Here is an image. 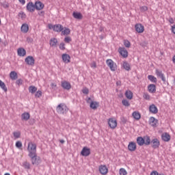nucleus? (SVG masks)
<instances>
[{"label":"nucleus","mask_w":175,"mask_h":175,"mask_svg":"<svg viewBox=\"0 0 175 175\" xmlns=\"http://www.w3.org/2000/svg\"><path fill=\"white\" fill-rule=\"evenodd\" d=\"M171 31H172V33H174L175 35V25L172 26Z\"/></svg>","instance_id":"nucleus-56"},{"label":"nucleus","mask_w":175,"mask_h":175,"mask_svg":"<svg viewBox=\"0 0 175 175\" xmlns=\"http://www.w3.org/2000/svg\"><path fill=\"white\" fill-rule=\"evenodd\" d=\"M90 101H91V97H89L86 99V102L87 103H90Z\"/></svg>","instance_id":"nucleus-61"},{"label":"nucleus","mask_w":175,"mask_h":175,"mask_svg":"<svg viewBox=\"0 0 175 175\" xmlns=\"http://www.w3.org/2000/svg\"><path fill=\"white\" fill-rule=\"evenodd\" d=\"M144 140L145 146H150L151 144V139L150 138V136L144 137Z\"/></svg>","instance_id":"nucleus-34"},{"label":"nucleus","mask_w":175,"mask_h":175,"mask_svg":"<svg viewBox=\"0 0 175 175\" xmlns=\"http://www.w3.org/2000/svg\"><path fill=\"white\" fill-rule=\"evenodd\" d=\"M135 31L138 33H143V32H144V26H143L142 24L139 23V24H136L135 25Z\"/></svg>","instance_id":"nucleus-13"},{"label":"nucleus","mask_w":175,"mask_h":175,"mask_svg":"<svg viewBox=\"0 0 175 175\" xmlns=\"http://www.w3.org/2000/svg\"><path fill=\"white\" fill-rule=\"evenodd\" d=\"M18 76L17 75V72H16V71H12L10 73V79H11V80H17Z\"/></svg>","instance_id":"nucleus-29"},{"label":"nucleus","mask_w":175,"mask_h":175,"mask_svg":"<svg viewBox=\"0 0 175 175\" xmlns=\"http://www.w3.org/2000/svg\"><path fill=\"white\" fill-rule=\"evenodd\" d=\"M149 124L151 125V126H153V128H155V126H157V124H158V120H157L154 117H150L149 118Z\"/></svg>","instance_id":"nucleus-15"},{"label":"nucleus","mask_w":175,"mask_h":175,"mask_svg":"<svg viewBox=\"0 0 175 175\" xmlns=\"http://www.w3.org/2000/svg\"><path fill=\"white\" fill-rule=\"evenodd\" d=\"M116 85H121V81H117Z\"/></svg>","instance_id":"nucleus-64"},{"label":"nucleus","mask_w":175,"mask_h":175,"mask_svg":"<svg viewBox=\"0 0 175 175\" xmlns=\"http://www.w3.org/2000/svg\"><path fill=\"white\" fill-rule=\"evenodd\" d=\"M51 88H53V90H55V88H57V84H55V83H52L51 84Z\"/></svg>","instance_id":"nucleus-55"},{"label":"nucleus","mask_w":175,"mask_h":175,"mask_svg":"<svg viewBox=\"0 0 175 175\" xmlns=\"http://www.w3.org/2000/svg\"><path fill=\"white\" fill-rule=\"evenodd\" d=\"M49 29H53L55 32H62L64 31V26L62 25L57 24V25H48Z\"/></svg>","instance_id":"nucleus-4"},{"label":"nucleus","mask_w":175,"mask_h":175,"mask_svg":"<svg viewBox=\"0 0 175 175\" xmlns=\"http://www.w3.org/2000/svg\"><path fill=\"white\" fill-rule=\"evenodd\" d=\"M148 91L150 94H155V92H157V85H155L154 84L148 85Z\"/></svg>","instance_id":"nucleus-16"},{"label":"nucleus","mask_w":175,"mask_h":175,"mask_svg":"<svg viewBox=\"0 0 175 175\" xmlns=\"http://www.w3.org/2000/svg\"><path fill=\"white\" fill-rule=\"evenodd\" d=\"M168 21L171 24H174V19H173V18H170Z\"/></svg>","instance_id":"nucleus-57"},{"label":"nucleus","mask_w":175,"mask_h":175,"mask_svg":"<svg viewBox=\"0 0 175 175\" xmlns=\"http://www.w3.org/2000/svg\"><path fill=\"white\" fill-rule=\"evenodd\" d=\"M149 111L152 114H157V113H158V108L157 107V106H155V105L152 104L149 107Z\"/></svg>","instance_id":"nucleus-22"},{"label":"nucleus","mask_w":175,"mask_h":175,"mask_svg":"<svg viewBox=\"0 0 175 175\" xmlns=\"http://www.w3.org/2000/svg\"><path fill=\"white\" fill-rule=\"evenodd\" d=\"M148 79L150 80V81H151V83H154L155 84L158 81L157 77L153 75H148Z\"/></svg>","instance_id":"nucleus-37"},{"label":"nucleus","mask_w":175,"mask_h":175,"mask_svg":"<svg viewBox=\"0 0 175 175\" xmlns=\"http://www.w3.org/2000/svg\"><path fill=\"white\" fill-rule=\"evenodd\" d=\"M99 172L101 174L105 175L107 173L109 172V170L106 165H100L99 166Z\"/></svg>","instance_id":"nucleus-18"},{"label":"nucleus","mask_w":175,"mask_h":175,"mask_svg":"<svg viewBox=\"0 0 175 175\" xmlns=\"http://www.w3.org/2000/svg\"><path fill=\"white\" fill-rule=\"evenodd\" d=\"M35 6L36 10H42V9L44 8V4H43V3H42L41 1H36Z\"/></svg>","instance_id":"nucleus-23"},{"label":"nucleus","mask_w":175,"mask_h":175,"mask_svg":"<svg viewBox=\"0 0 175 175\" xmlns=\"http://www.w3.org/2000/svg\"><path fill=\"white\" fill-rule=\"evenodd\" d=\"M36 145L35 143L29 142L27 145L28 157L36 154Z\"/></svg>","instance_id":"nucleus-2"},{"label":"nucleus","mask_w":175,"mask_h":175,"mask_svg":"<svg viewBox=\"0 0 175 175\" xmlns=\"http://www.w3.org/2000/svg\"><path fill=\"white\" fill-rule=\"evenodd\" d=\"M118 51L123 58H128V51H126L125 48L120 47Z\"/></svg>","instance_id":"nucleus-12"},{"label":"nucleus","mask_w":175,"mask_h":175,"mask_svg":"<svg viewBox=\"0 0 175 175\" xmlns=\"http://www.w3.org/2000/svg\"><path fill=\"white\" fill-rule=\"evenodd\" d=\"M128 150L131 152L133 151H136V143L133 142H129L128 145Z\"/></svg>","instance_id":"nucleus-19"},{"label":"nucleus","mask_w":175,"mask_h":175,"mask_svg":"<svg viewBox=\"0 0 175 175\" xmlns=\"http://www.w3.org/2000/svg\"><path fill=\"white\" fill-rule=\"evenodd\" d=\"M69 110L68 106L65 103H60L56 107V111L58 114H66Z\"/></svg>","instance_id":"nucleus-1"},{"label":"nucleus","mask_w":175,"mask_h":175,"mask_svg":"<svg viewBox=\"0 0 175 175\" xmlns=\"http://www.w3.org/2000/svg\"><path fill=\"white\" fill-rule=\"evenodd\" d=\"M161 139L163 142H170L171 137L170 135L167 133H164L161 135Z\"/></svg>","instance_id":"nucleus-21"},{"label":"nucleus","mask_w":175,"mask_h":175,"mask_svg":"<svg viewBox=\"0 0 175 175\" xmlns=\"http://www.w3.org/2000/svg\"><path fill=\"white\" fill-rule=\"evenodd\" d=\"M62 33L64 35H69V33H70V29L69 28H65L64 30L62 31Z\"/></svg>","instance_id":"nucleus-41"},{"label":"nucleus","mask_w":175,"mask_h":175,"mask_svg":"<svg viewBox=\"0 0 175 175\" xmlns=\"http://www.w3.org/2000/svg\"><path fill=\"white\" fill-rule=\"evenodd\" d=\"M72 16L74 18H77V20H81L83 18V15H81V13L80 12H74Z\"/></svg>","instance_id":"nucleus-32"},{"label":"nucleus","mask_w":175,"mask_h":175,"mask_svg":"<svg viewBox=\"0 0 175 175\" xmlns=\"http://www.w3.org/2000/svg\"><path fill=\"white\" fill-rule=\"evenodd\" d=\"M140 12L142 13H144V12H147V10H148V7L144 5V6H141L139 8Z\"/></svg>","instance_id":"nucleus-42"},{"label":"nucleus","mask_w":175,"mask_h":175,"mask_svg":"<svg viewBox=\"0 0 175 175\" xmlns=\"http://www.w3.org/2000/svg\"><path fill=\"white\" fill-rule=\"evenodd\" d=\"M59 142H60L62 144H64V143H65V140H64V139H60V140H59Z\"/></svg>","instance_id":"nucleus-62"},{"label":"nucleus","mask_w":175,"mask_h":175,"mask_svg":"<svg viewBox=\"0 0 175 175\" xmlns=\"http://www.w3.org/2000/svg\"><path fill=\"white\" fill-rule=\"evenodd\" d=\"M26 9L27 12H30V13H33V12H35V9H36L35 4H33L32 1L27 3Z\"/></svg>","instance_id":"nucleus-9"},{"label":"nucleus","mask_w":175,"mask_h":175,"mask_svg":"<svg viewBox=\"0 0 175 175\" xmlns=\"http://www.w3.org/2000/svg\"><path fill=\"white\" fill-rule=\"evenodd\" d=\"M15 146L17 148H21V147H23V143H21L20 141H18L16 142Z\"/></svg>","instance_id":"nucleus-45"},{"label":"nucleus","mask_w":175,"mask_h":175,"mask_svg":"<svg viewBox=\"0 0 175 175\" xmlns=\"http://www.w3.org/2000/svg\"><path fill=\"white\" fill-rule=\"evenodd\" d=\"M29 157L31 159V162L32 165H36V166H38L42 162V160L40 159V157L38 156V154H32Z\"/></svg>","instance_id":"nucleus-3"},{"label":"nucleus","mask_w":175,"mask_h":175,"mask_svg":"<svg viewBox=\"0 0 175 175\" xmlns=\"http://www.w3.org/2000/svg\"><path fill=\"white\" fill-rule=\"evenodd\" d=\"M59 47L60 50H65V43H64V42L60 43Z\"/></svg>","instance_id":"nucleus-52"},{"label":"nucleus","mask_w":175,"mask_h":175,"mask_svg":"<svg viewBox=\"0 0 175 175\" xmlns=\"http://www.w3.org/2000/svg\"><path fill=\"white\" fill-rule=\"evenodd\" d=\"M31 118V115L28 112H24L21 114V120L22 121H28Z\"/></svg>","instance_id":"nucleus-20"},{"label":"nucleus","mask_w":175,"mask_h":175,"mask_svg":"<svg viewBox=\"0 0 175 175\" xmlns=\"http://www.w3.org/2000/svg\"><path fill=\"white\" fill-rule=\"evenodd\" d=\"M119 174L120 175H126V174H128V172H126V169L120 168L119 170Z\"/></svg>","instance_id":"nucleus-40"},{"label":"nucleus","mask_w":175,"mask_h":175,"mask_svg":"<svg viewBox=\"0 0 175 175\" xmlns=\"http://www.w3.org/2000/svg\"><path fill=\"white\" fill-rule=\"evenodd\" d=\"M150 175H159V173L154 170L150 173Z\"/></svg>","instance_id":"nucleus-58"},{"label":"nucleus","mask_w":175,"mask_h":175,"mask_svg":"<svg viewBox=\"0 0 175 175\" xmlns=\"http://www.w3.org/2000/svg\"><path fill=\"white\" fill-rule=\"evenodd\" d=\"M108 125L111 129H116L117 128V120L113 118H111L108 120Z\"/></svg>","instance_id":"nucleus-6"},{"label":"nucleus","mask_w":175,"mask_h":175,"mask_svg":"<svg viewBox=\"0 0 175 175\" xmlns=\"http://www.w3.org/2000/svg\"><path fill=\"white\" fill-rule=\"evenodd\" d=\"M122 103L123 106H125L126 107H129V106H131V103H129V101L126 99H123Z\"/></svg>","instance_id":"nucleus-38"},{"label":"nucleus","mask_w":175,"mask_h":175,"mask_svg":"<svg viewBox=\"0 0 175 175\" xmlns=\"http://www.w3.org/2000/svg\"><path fill=\"white\" fill-rule=\"evenodd\" d=\"M0 88H1V90H3V91H4V92H8V88L1 80H0Z\"/></svg>","instance_id":"nucleus-36"},{"label":"nucleus","mask_w":175,"mask_h":175,"mask_svg":"<svg viewBox=\"0 0 175 175\" xmlns=\"http://www.w3.org/2000/svg\"><path fill=\"white\" fill-rule=\"evenodd\" d=\"M106 64L112 72H116L117 69V65L114 63V62L111 59H107Z\"/></svg>","instance_id":"nucleus-5"},{"label":"nucleus","mask_w":175,"mask_h":175,"mask_svg":"<svg viewBox=\"0 0 175 175\" xmlns=\"http://www.w3.org/2000/svg\"><path fill=\"white\" fill-rule=\"evenodd\" d=\"M13 135H14V137H15V139H19V137L21 136V133H20L18 131L14 132Z\"/></svg>","instance_id":"nucleus-43"},{"label":"nucleus","mask_w":175,"mask_h":175,"mask_svg":"<svg viewBox=\"0 0 175 175\" xmlns=\"http://www.w3.org/2000/svg\"><path fill=\"white\" fill-rule=\"evenodd\" d=\"M19 2L23 4V5H25V0H18Z\"/></svg>","instance_id":"nucleus-60"},{"label":"nucleus","mask_w":175,"mask_h":175,"mask_svg":"<svg viewBox=\"0 0 175 175\" xmlns=\"http://www.w3.org/2000/svg\"><path fill=\"white\" fill-rule=\"evenodd\" d=\"M33 41L32 38L27 37V43H31V42Z\"/></svg>","instance_id":"nucleus-59"},{"label":"nucleus","mask_w":175,"mask_h":175,"mask_svg":"<svg viewBox=\"0 0 175 175\" xmlns=\"http://www.w3.org/2000/svg\"><path fill=\"white\" fill-rule=\"evenodd\" d=\"M124 95H125L126 98L127 99H129L130 100H131V99H133V93L131 90L126 91Z\"/></svg>","instance_id":"nucleus-28"},{"label":"nucleus","mask_w":175,"mask_h":175,"mask_svg":"<svg viewBox=\"0 0 175 175\" xmlns=\"http://www.w3.org/2000/svg\"><path fill=\"white\" fill-rule=\"evenodd\" d=\"M124 44L125 47H127V48L131 47V42H129V40H125L124 41Z\"/></svg>","instance_id":"nucleus-44"},{"label":"nucleus","mask_w":175,"mask_h":175,"mask_svg":"<svg viewBox=\"0 0 175 175\" xmlns=\"http://www.w3.org/2000/svg\"><path fill=\"white\" fill-rule=\"evenodd\" d=\"M62 87L64 90H66L67 91H69V90L72 88V85H70V83L68 81H62Z\"/></svg>","instance_id":"nucleus-10"},{"label":"nucleus","mask_w":175,"mask_h":175,"mask_svg":"<svg viewBox=\"0 0 175 175\" xmlns=\"http://www.w3.org/2000/svg\"><path fill=\"white\" fill-rule=\"evenodd\" d=\"M27 54V51L24 48L18 49V55L19 57H24Z\"/></svg>","instance_id":"nucleus-26"},{"label":"nucleus","mask_w":175,"mask_h":175,"mask_svg":"<svg viewBox=\"0 0 175 175\" xmlns=\"http://www.w3.org/2000/svg\"><path fill=\"white\" fill-rule=\"evenodd\" d=\"M137 144L140 146H144V137H138L137 138Z\"/></svg>","instance_id":"nucleus-31"},{"label":"nucleus","mask_w":175,"mask_h":175,"mask_svg":"<svg viewBox=\"0 0 175 175\" xmlns=\"http://www.w3.org/2000/svg\"><path fill=\"white\" fill-rule=\"evenodd\" d=\"M23 166L25 169H27L28 170L31 169V164L27 161L23 163Z\"/></svg>","instance_id":"nucleus-39"},{"label":"nucleus","mask_w":175,"mask_h":175,"mask_svg":"<svg viewBox=\"0 0 175 175\" xmlns=\"http://www.w3.org/2000/svg\"><path fill=\"white\" fill-rule=\"evenodd\" d=\"M62 61L65 64H69L70 62V55L67 53H64L62 55Z\"/></svg>","instance_id":"nucleus-17"},{"label":"nucleus","mask_w":175,"mask_h":175,"mask_svg":"<svg viewBox=\"0 0 175 175\" xmlns=\"http://www.w3.org/2000/svg\"><path fill=\"white\" fill-rule=\"evenodd\" d=\"M1 6H3V8H4V9H6L8 8H9V4H8V3L4 2L3 3H1Z\"/></svg>","instance_id":"nucleus-53"},{"label":"nucleus","mask_w":175,"mask_h":175,"mask_svg":"<svg viewBox=\"0 0 175 175\" xmlns=\"http://www.w3.org/2000/svg\"><path fill=\"white\" fill-rule=\"evenodd\" d=\"M37 91H38V88L33 85H31L29 87V92H30V94H35V92H36Z\"/></svg>","instance_id":"nucleus-35"},{"label":"nucleus","mask_w":175,"mask_h":175,"mask_svg":"<svg viewBox=\"0 0 175 175\" xmlns=\"http://www.w3.org/2000/svg\"><path fill=\"white\" fill-rule=\"evenodd\" d=\"M64 42L66 43H70V42H72V38H70V37H66L64 38Z\"/></svg>","instance_id":"nucleus-48"},{"label":"nucleus","mask_w":175,"mask_h":175,"mask_svg":"<svg viewBox=\"0 0 175 175\" xmlns=\"http://www.w3.org/2000/svg\"><path fill=\"white\" fill-rule=\"evenodd\" d=\"M49 44L51 47H57V45L58 44V40L55 38H53L50 40Z\"/></svg>","instance_id":"nucleus-24"},{"label":"nucleus","mask_w":175,"mask_h":175,"mask_svg":"<svg viewBox=\"0 0 175 175\" xmlns=\"http://www.w3.org/2000/svg\"><path fill=\"white\" fill-rule=\"evenodd\" d=\"M144 98L146 99V100H150V95L147 93L144 94L143 96Z\"/></svg>","instance_id":"nucleus-49"},{"label":"nucleus","mask_w":175,"mask_h":175,"mask_svg":"<svg viewBox=\"0 0 175 175\" xmlns=\"http://www.w3.org/2000/svg\"><path fill=\"white\" fill-rule=\"evenodd\" d=\"M16 84H17V85H23V79H19L16 80Z\"/></svg>","instance_id":"nucleus-50"},{"label":"nucleus","mask_w":175,"mask_h":175,"mask_svg":"<svg viewBox=\"0 0 175 175\" xmlns=\"http://www.w3.org/2000/svg\"><path fill=\"white\" fill-rule=\"evenodd\" d=\"M25 62H26L27 65H30V66H33V65H35V59H33L32 56H27L25 59Z\"/></svg>","instance_id":"nucleus-8"},{"label":"nucleus","mask_w":175,"mask_h":175,"mask_svg":"<svg viewBox=\"0 0 175 175\" xmlns=\"http://www.w3.org/2000/svg\"><path fill=\"white\" fill-rule=\"evenodd\" d=\"M150 143H151L152 148H153L154 150H157V148H159V146H161V142H159V139H158L157 138H154L152 139Z\"/></svg>","instance_id":"nucleus-7"},{"label":"nucleus","mask_w":175,"mask_h":175,"mask_svg":"<svg viewBox=\"0 0 175 175\" xmlns=\"http://www.w3.org/2000/svg\"><path fill=\"white\" fill-rule=\"evenodd\" d=\"M81 154L83 157H88V155L91 154V150L87 147H84L82 149Z\"/></svg>","instance_id":"nucleus-14"},{"label":"nucleus","mask_w":175,"mask_h":175,"mask_svg":"<svg viewBox=\"0 0 175 175\" xmlns=\"http://www.w3.org/2000/svg\"><path fill=\"white\" fill-rule=\"evenodd\" d=\"M82 92L83 94H85L87 95L88 94V92H90V90H88V88H85L82 90Z\"/></svg>","instance_id":"nucleus-51"},{"label":"nucleus","mask_w":175,"mask_h":175,"mask_svg":"<svg viewBox=\"0 0 175 175\" xmlns=\"http://www.w3.org/2000/svg\"><path fill=\"white\" fill-rule=\"evenodd\" d=\"M21 29V32H23V33H27V32H28V31L29 30V27H28V25L27 23H24L22 25Z\"/></svg>","instance_id":"nucleus-25"},{"label":"nucleus","mask_w":175,"mask_h":175,"mask_svg":"<svg viewBox=\"0 0 175 175\" xmlns=\"http://www.w3.org/2000/svg\"><path fill=\"white\" fill-rule=\"evenodd\" d=\"M122 66L123 69L127 70V72H129V70H131V64H129V63H128L126 61L123 62Z\"/></svg>","instance_id":"nucleus-27"},{"label":"nucleus","mask_w":175,"mask_h":175,"mask_svg":"<svg viewBox=\"0 0 175 175\" xmlns=\"http://www.w3.org/2000/svg\"><path fill=\"white\" fill-rule=\"evenodd\" d=\"M91 68H92L93 69H95V68H96V62H93L91 65H90Z\"/></svg>","instance_id":"nucleus-54"},{"label":"nucleus","mask_w":175,"mask_h":175,"mask_svg":"<svg viewBox=\"0 0 175 175\" xmlns=\"http://www.w3.org/2000/svg\"><path fill=\"white\" fill-rule=\"evenodd\" d=\"M172 62L175 64V55H174L172 57Z\"/></svg>","instance_id":"nucleus-63"},{"label":"nucleus","mask_w":175,"mask_h":175,"mask_svg":"<svg viewBox=\"0 0 175 175\" xmlns=\"http://www.w3.org/2000/svg\"><path fill=\"white\" fill-rule=\"evenodd\" d=\"M98 106H99V103L98 102L92 101L90 103V109H93V110L98 109Z\"/></svg>","instance_id":"nucleus-33"},{"label":"nucleus","mask_w":175,"mask_h":175,"mask_svg":"<svg viewBox=\"0 0 175 175\" xmlns=\"http://www.w3.org/2000/svg\"><path fill=\"white\" fill-rule=\"evenodd\" d=\"M132 116L133 118L137 121H139V119L142 118V115H140V113L139 111L133 112Z\"/></svg>","instance_id":"nucleus-30"},{"label":"nucleus","mask_w":175,"mask_h":175,"mask_svg":"<svg viewBox=\"0 0 175 175\" xmlns=\"http://www.w3.org/2000/svg\"><path fill=\"white\" fill-rule=\"evenodd\" d=\"M35 96L36 98H40V96H42V91L38 90L35 94Z\"/></svg>","instance_id":"nucleus-47"},{"label":"nucleus","mask_w":175,"mask_h":175,"mask_svg":"<svg viewBox=\"0 0 175 175\" xmlns=\"http://www.w3.org/2000/svg\"><path fill=\"white\" fill-rule=\"evenodd\" d=\"M155 73L156 75L157 76V77H160V79H161L162 81H163V83H166V78L165 77V75L162 73V71L156 69L155 70Z\"/></svg>","instance_id":"nucleus-11"},{"label":"nucleus","mask_w":175,"mask_h":175,"mask_svg":"<svg viewBox=\"0 0 175 175\" xmlns=\"http://www.w3.org/2000/svg\"><path fill=\"white\" fill-rule=\"evenodd\" d=\"M18 16L21 17V18H25L27 17V14H25V13L23 12H19Z\"/></svg>","instance_id":"nucleus-46"}]
</instances>
